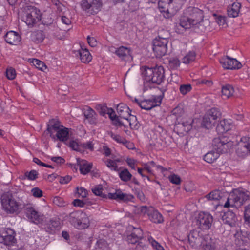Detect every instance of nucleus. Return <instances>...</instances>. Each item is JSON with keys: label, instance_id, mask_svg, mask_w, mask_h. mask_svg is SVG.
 Returning a JSON list of instances; mask_svg holds the SVG:
<instances>
[{"label": "nucleus", "instance_id": "obj_1", "mask_svg": "<svg viewBox=\"0 0 250 250\" xmlns=\"http://www.w3.org/2000/svg\"><path fill=\"white\" fill-rule=\"evenodd\" d=\"M222 197V193L218 190H213L206 196L207 200L218 202L217 205L226 208L239 207L248 198V195L240 189H235L231 192L225 202Z\"/></svg>", "mask_w": 250, "mask_h": 250}, {"label": "nucleus", "instance_id": "obj_2", "mask_svg": "<svg viewBox=\"0 0 250 250\" xmlns=\"http://www.w3.org/2000/svg\"><path fill=\"white\" fill-rule=\"evenodd\" d=\"M117 111L119 117H117L114 111L111 108H107L106 113L116 125H129L133 129L138 128V123L135 116L131 115L129 107L124 104H119L117 106Z\"/></svg>", "mask_w": 250, "mask_h": 250}, {"label": "nucleus", "instance_id": "obj_3", "mask_svg": "<svg viewBox=\"0 0 250 250\" xmlns=\"http://www.w3.org/2000/svg\"><path fill=\"white\" fill-rule=\"evenodd\" d=\"M185 14V16L181 18L180 22V25L184 29L195 27L203 21V12L197 8L189 7Z\"/></svg>", "mask_w": 250, "mask_h": 250}, {"label": "nucleus", "instance_id": "obj_4", "mask_svg": "<svg viewBox=\"0 0 250 250\" xmlns=\"http://www.w3.org/2000/svg\"><path fill=\"white\" fill-rule=\"evenodd\" d=\"M142 74L146 83L160 84L164 79V69L162 66L142 67Z\"/></svg>", "mask_w": 250, "mask_h": 250}, {"label": "nucleus", "instance_id": "obj_5", "mask_svg": "<svg viewBox=\"0 0 250 250\" xmlns=\"http://www.w3.org/2000/svg\"><path fill=\"white\" fill-rule=\"evenodd\" d=\"M2 209L7 213H18L21 208V204L11 193L3 194L1 197Z\"/></svg>", "mask_w": 250, "mask_h": 250}, {"label": "nucleus", "instance_id": "obj_6", "mask_svg": "<svg viewBox=\"0 0 250 250\" xmlns=\"http://www.w3.org/2000/svg\"><path fill=\"white\" fill-rule=\"evenodd\" d=\"M92 190L93 193L96 195L103 197H108L111 199L128 201H131L133 199V196L132 195L124 193L120 190H117L114 193H108L107 195H104L102 193L103 188L101 185H98L95 187Z\"/></svg>", "mask_w": 250, "mask_h": 250}, {"label": "nucleus", "instance_id": "obj_7", "mask_svg": "<svg viewBox=\"0 0 250 250\" xmlns=\"http://www.w3.org/2000/svg\"><path fill=\"white\" fill-rule=\"evenodd\" d=\"M191 219L194 226H197L203 229H208L212 221V217L210 214L204 212H195Z\"/></svg>", "mask_w": 250, "mask_h": 250}, {"label": "nucleus", "instance_id": "obj_8", "mask_svg": "<svg viewBox=\"0 0 250 250\" xmlns=\"http://www.w3.org/2000/svg\"><path fill=\"white\" fill-rule=\"evenodd\" d=\"M41 19L40 11L32 6H27L22 16V20L28 26H32Z\"/></svg>", "mask_w": 250, "mask_h": 250}, {"label": "nucleus", "instance_id": "obj_9", "mask_svg": "<svg viewBox=\"0 0 250 250\" xmlns=\"http://www.w3.org/2000/svg\"><path fill=\"white\" fill-rule=\"evenodd\" d=\"M220 115L217 109H211L203 118L201 125L208 129L213 128L219 121Z\"/></svg>", "mask_w": 250, "mask_h": 250}, {"label": "nucleus", "instance_id": "obj_10", "mask_svg": "<svg viewBox=\"0 0 250 250\" xmlns=\"http://www.w3.org/2000/svg\"><path fill=\"white\" fill-rule=\"evenodd\" d=\"M168 39L161 37H156L153 41V50L157 57L164 56L167 51Z\"/></svg>", "mask_w": 250, "mask_h": 250}, {"label": "nucleus", "instance_id": "obj_11", "mask_svg": "<svg viewBox=\"0 0 250 250\" xmlns=\"http://www.w3.org/2000/svg\"><path fill=\"white\" fill-rule=\"evenodd\" d=\"M228 142L227 140L222 141L220 137L214 139L213 144L218 148V150L208 152L204 156V160L208 163H213L219 157L222 150L221 147L224 146Z\"/></svg>", "mask_w": 250, "mask_h": 250}, {"label": "nucleus", "instance_id": "obj_12", "mask_svg": "<svg viewBox=\"0 0 250 250\" xmlns=\"http://www.w3.org/2000/svg\"><path fill=\"white\" fill-rule=\"evenodd\" d=\"M71 220L72 224L78 229L87 228L89 225V220L87 215L84 212H78L73 214Z\"/></svg>", "mask_w": 250, "mask_h": 250}, {"label": "nucleus", "instance_id": "obj_13", "mask_svg": "<svg viewBox=\"0 0 250 250\" xmlns=\"http://www.w3.org/2000/svg\"><path fill=\"white\" fill-rule=\"evenodd\" d=\"M135 101L140 107L145 110H150L152 108L159 106L161 103L162 97L161 96H152L148 99H146L139 102L137 99Z\"/></svg>", "mask_w": 250, "mask_h": 250}, {"label": "nucleus", "instance_id": "obj_14", "mask_svg": "<svg viewBox=\"0 0 250 250\" xmlns=\"http://www.w3.org/2000/svg\"><path fill=\"white\" fill-rule=\"evenodd\" d=\"M172 112L177 119L182 116L181 124L184 128V131L186 132H188L192 128V124L194 123L195 120L193 121L191 119L185 115L183 109L180 107L175 108Z\"/></svg>", "mask_w": 250, "mask_h": 250}, {"label": "nucleus", "instance_id": "obj_15", "mask_svg": "<svg viewBox=\"0 0 250 250\" xmlns=\"http://www.w3.org/2000/svg\"><path fill=\"white\" fill-rule=\"evenodd\" d=\"M188 240L190 245L196 248L203 247V250H214L213 247L210 244H207L202 241V238L194 232H191L188 236Z\"/></svg>", "mask_w": 250, "mask_h": 250}, {"label": "nucleus", "instance_id": "obj_16", "mask_svg": "<svg viewBox=\"0 0 250 250\" xmlns=\"http://www.w3.org/2000/svg\"><path fill=\"white\" fill-rule=\"evenodd\" d=\"M101 6V0H83L81 2L83 9L91 14L96 13Z\"/></svg>", "mask_w": 250, "mask_h": 250}, {"label": "nucleus", "instance_id": "obj_17", "mask_svg": "<svg viewBox=\"0 0 250 250\" xmlns=\"http://www.w3.org/2000/svg\"><path fill=\"white\" fill-rule=\"evenodd\" d=\"M14 231L11 229H4L0 230V242L10 245L16 242Z\"/></svg>", "mask_w": 250, "mask_h": 250}, {"label": "nucleus", "instance_id": "obj_18", "mask_svg": "<svg viewBox=\"0 0 250 250\" xmlns=\"http://www.w3.org/2000/svg\"><path fill=\"white\" fill-rule=\"evenodd\" d=\"M219 61L222 67L226 69H238L242 66L236 59L228 56L221 58Z\"/></svg>", "mask_w": 250, "mask_h": 250}, {"label": "nucleus", "instance_id": "obj_19", "mask_svg": "<svg viewBox=\"0 0 250 250\" xmlns=\"http://www.w3.org/2000/svg\"><path fill=\"white\" fill-rule=\"evenodd\" d=\"M142 236V230L139 228L129 227L126 232L127 241L131 244H135L139 242Z\"/></svg>", "mask_w": 250, "mask_h": 250}, {"label": "nucleus", "instance_id": "obj_20", "mask_svg": "<svg viewBox=\"0 0 250 250\" xmlns=\"http://www.w3.org/2000/svg\"><path fill=\"white\" fill-rule=\"evenodd\" d=\"M232 121L230 119L223 120L220 122L217 126L216 130L218 134L223 135L233 127Z\"/></svg>", "mask_w": 250, "mask_h": 250}, {"label": "nucleus", "instance_id": "obj_21", "mask_svg": "<svg viewBox=\"0 0 250 250\" xmlns=\"http://www.w3.org/2000/svg\"><path fill=\"white\" fill-rule=\"evenodd\" d=\"M5 40L10 44L16 45L20 42L21 38L18 33L10 31L6 33Z\"/></svg>", "mask_w": 250, "mask_h": 250}, {"label": "nucleus", "instance_id": "obj_22", "mask_svg": "<svg viewBox=\"0 0 250 250\" xmlns=\"http://www.w3.org/2000/svg\"><path fill=\"white\" fill-rule=\"evenodd\" d=\"M26 214L28 219L35 224L40 223L42 220L43 216L40 215L33 208H27Z\"/></svg>", "mask_w": 250, "mask_h": 250}, {"label": "nucleus", "instance_id": "obj_23", "mask_svg": "<svg viewBox=\"0 0 250 250\" xmlns=\"http://www.w3.org/2000/svg\"><path fill=\"white\" fill-rule=\"evenodd\" d=\"M142 165L144 167V169L147 171L150 174L153 173V168L155 167L156 169L160 170L161 172L163 173L164 175H165V172L167 171V169L164 168L163 167L160 165L156 166L154 162L151 161L148 163H142Z\"/></svg>", "mask_w": 250, "mask_h": 250}, {"label": "nucleus", "instance_id": "obj_24", "mask_svg": "<svg viewBox=\"0 0 250 250\" xmlns=\"http://www.w3.org/2000/svg\"><path fill=\"white\" fill-rule=\"evenodd\" d=\"M149 212L148 217L152 222L155 223H161L163 221V217L162 214L153 207H149Z\"/></svg>", "mask_w": 250, "mask_h": 250}, {"label": "nucleus", "instance_id": "obj_25", "mask_svg": "<svg viewBox=\"0 0 250 250\" xmlns=\"http://www.w3.org/2000/svg\"><path fill=\"white\" fill-rule=\"evenodd\" d=\"M77 164L79 166L80 171L82 174L88 173L92 167V164L84 160H77Z\"/></svg>", "mask_w": 250, "mask_h": 250}, {"label": "nucleus", "instance_id": "obj_26", "mask_svg": "<svg viewBox=\"0 0 250 250\" xmlns=\"http://www.w3.org/2000/svg\"><path fill=\"white\" fill-rule=\"evenodd\" d=\"M56 130L57 132V136L60 141L64 142L65 143L68 141L69 135L68 128L62 126L60 127L56 128Z\"/></svg>", "mask_w": 250, "mask_h": 250}, {"label": "nucleus", "instance_id": "obj_27", "mask_svg": "<svg viewBox=\"0 0 250 250\" xmlns=\"http://www.w3.org/2000/svg\"><path fill=\"white\" fill-rule=\"evenodd\" d=\"M241 4L239 2H234L229 5L227 9V12L229 16L231 17H236L238 16Z\"/></svg>", "mask_w": 250, "mask_h": 250}, {"label": "nucleus", "instance_id": "obj_28", "mask_svg": "<svg viewBox=\"0 0 250 250\" xmlns=\"http://www.w3.org/2000/svg\"><path fill=\"white\" fill-rule=\"evenodd\" d=\"M65 144L74 150L78 151H83V146H82V144L80 143L78 139H70L68 140Z\"/></svg>", "mask_w": 250, "mask_h": 250}, {"label": "nucleus", "instance_id": "obj_29", "mask_svg": "<svg viewBox=\"0 0 250 250\" xmlns=\"http://www.w3.org/2000/svg\"><path fill=\"white\" fill-rule=\"evenodd\" d=\"M222 219L225 223L232 226L236 221V217L233 212L229 211L224 214Z\"/></svg>", "mask_w": 250, "mask_h": 250}, {"label": "nucleus", "instance_id": "obj_30", "mask_svg": "<svg viewBox=\"0 0 250 250\" xmlns=\"http://www.w3.org/2000/svg\"><path fill=\"white\" fill-rule=\"evenodd\" d=\"M28 62L36 68L42 71L45 72L47 70V67L45 63L38 59L29 58L28 59Z\"/></svg>", "mask_w": 250, "mask_h": 250}, {"label": "nucleus", "instance_id": "obj_31", "mask_svg": "<svg viewBox=\"0 0 250 250\" xmlns=\"http://www.w3.org/2000/svg\"><path fill=\"white\" fill-rule=\"evenodd\" d=\"M79 54L81 62L83 63H88L92 60V57L86 49L81 48Z\"/></svg>", "mask_w": 250, "mask_h": 250}, {"label": "nucleus", "instance_id": "obj_32", "mask_svg": "<svg viewBox=\"0 0 250 250\" xmlns=\"http://www.w3.org/2000/svg\"><path fill=\"white\" fill-rule=\"evenodd\" d=\"M115 54L120 58H123L130 56L131 50L128 47L120 46L115 50Z\"/></svg>", "mask_w": 250, "mask_h": 250}, {"label": "nucleus", "instance_id": "obj_33", "mask_svg": "<svg viewBox=\"0 0 250 250\" xmlns=\"http://www.w3.org/2000/svg\"><path fill=\"white\" fill-rule=\"evenodd\" d=\"M233 87L229 84L226 85L222 88V96L223 98H228L234 94Z\"/></svg>", "mask_w": 250, "mask_h": 250}, {"label": "nucleus", "instance_id": "obj_34", "mask_svg": "<svg viewBox=\"0 0 250 250\" xmlns=\"http://www.w3.org/2000/svg\"><path fill=\"white\" fill-rule=\"evenodd\" d=\"M239 146L243 147L244 152L250 154V137H242L239 143Z\"/></svg>", "mask_w": 250, "mask_h": 250}, {"label": "nucleus", "instance_id": "obj_35", "mask_svg": "<svg viewBox=\"0 0 250 250\" xmlns=\"http://www.w3.org/2000/svg\"><path fill=\"white\" fill-rule=\"evenodd\" d=\"M196 53L194 51H190L183 57L182 62L185 64L189 63L195 60Z\"/></svg>", "mask_w": 250, "mask_h": 250}, {"label": "nucleus", "instance_id": "obj_36", "mask_svg": "<svg viewBox=\"0 0 250 250\" xmlns=\"http://www.w3.org/2000/svg\"><path fill=\"white\" fill-rule=\"evenodd\" d=\"M134 211L136 214H139L141 215L147 214L148 216V213H150L149 207L147 208L146 206L136 207L134 208Z\"/></svg>", "mask_w": 250, "mask_h": 250}, {"label": "nucleus", "instance_id": "obj_37", "mask_svg": "<svg viewBox=\"0 0 250 250\" xmlns=\"http://www.w3.org/2000/svg\"><path fill=\"white\" fill-rule=\"evenodd\" d=\"M119 177L123 181H128L130 180L132 175L127 169H124L119 173Z\"/></svg>", "mask_w": 250, "mask_h": 250}, {"label": "nucleus", "instance_id": "obj_38", "mask_svg": "<svg viewBox=\"0 0 250 250\" xmlns=\"http://www.w3.org/2000/svg\"><path fill=\"white\" fill-rule=\"evenodd\" d=\"M168 178L169 181L173 184L179 185L181 182V179L180 176L174 173L169 175Z\"/></svg>", "mask_w": 250, "mask_h": 250}, {"label": "nucleus", "instance_id": "obj_39", "mask_svg": "<svg viewBox=\"0 0 250 250\" xmlns=\"http://www.w3.org/2000/svg\"><path fill=\"white\" fill-rule=\"evenodd\" d=\"M180 65L179 60L176 58H172L169 60V67L173 69L177 68Z\"/></svg>", "mask_w": 250, "mask_h": 250}, {"label": "nucleus", "instance_id": "obj_40", "mask_svg": "<svg viewBox=\"0 0 250 250\" xmlns=\"http://www.w3.org/2000/svg\"><path fill=\"white\" fill-rule=\"evenodd\" d=\"M148 241L152 247L156 250H165L164 248L152 237L148 238Z\"/></svg>", "mask_w": 250, "mask_h": 250}, {"label": "nucleus", "instance_id": "obj_41", "mask_svg": "<svg viewBox=\"0 0 250 250\" xmlns=\"http://www.w3.org/2000/svg\"><path fill=\"white\" fill-rule=\"evenodd\" d=\"M244 218L245 223L250 226V204L245 208Z\"/></svg>", "mask_w": 250, "mask_h": 250}, {"label": "nucleus", "instance_id": "obj_42", "mask_svg": "<svg viewBox=\"0 0 250 250\" xmlns=\"http://www.w3.org/2000/svg\"><path fill=\"white\" fill-rule=\"evenodd\" d=\"M88 194L87 191L83 188H77V192H76V196L79 198H85Z\"/></svg>", "mask_w": 250, "mask_h": 250}, {"label": "nucleus", "instance_id": "obj_43", "mask_svg": "<svg viewBox=\"0 0 250 250\" xmlns=\"http://www.w3.org/2000/svg\"><path fill=\"white\" fill-rule=\"evenodd\" d=\"M6 77L9 80H13L16 76V72L12 67L8 68L6 70Z\"/></svg>", "mask_w": 250, "mask_h": 250}, {"label": "nucleus", "instance_id": "obj_44", "mask_svg": "<svg viewBox=\"0 0 250 250\" xmlns=\"http://www.w3.org/2000/svg\"><path fill=\"white\" fill-rule=\"evenodd\" d=\"M107 247L105 242L102 240L97 242L95 250H106Z\"/></svg>", "mask_w": 250, "mask_h": 250}, {"label": "nucleus", "instance_id": "obj_45", "mask_svg": "<svg viewBox=\"0 0 250 250\" xmlns=\"http://www.w3.org/2000/svg\"><path fill=\"white\" fill-rule=\"evenodd\" d=\"M128 166L132 169H135L137 161L131 158H127L125 160Z\"/></svg>", "mask_w": 250, "mask_h": 250}, {"label": "nucleus", "instance_id": "obj_46", "mask_svg": "<svg viewBox=\"0 0 250 250\" xmlns=\"http://www.w3.org/2000/svg\"><path fill=\"white\" fill-rule=\"evenodd\" d=\"M106 165L111 170L116 171L118 169L117 163L115 161L108 160L106 161Z\"/></svg>", "mask_w": 250, "mask_h": 250}, {"label": "nucleus", "instance_id": "obj_47", "mask_svg": "<svg viewBox=\"0 0 250 250\" xmlns=\"http://www.w3.org/2000/svg\"><path fill=\"white\" fill-rule=\"evenodd\" d=\"M25 175L28 179L30 180H34L37 177L38 172L35 170H32L30 172H26Z\"/></svg>", "mask_w": 250, "mask_h": 250}, {"label": "nucleus", "instance_id": "obj_48", "mask_svg": "<svg viewBox=\"0 0 250 250\" xmlns=\"http://www.w3.org/2000/svg\"><path fill=\"white\" fill-rule=\"evenodd\" d=\"M110 136L113 140L118 143L124 144L125 143V139L119 135L111 133L110 134Z\"/></svg>", "mask_w": 250, "mask_h": 250}, {"label": "nucleus", "instance_id": "obj_49", "mask_svg": "<svg viewBox=\"0 0 250 250\" xmlns=\"http://www.w3.org/2000/svg\"><path fill=\"white\" fill-rule=\"evenodd\" d=\"M191 89V86L190 84L182 85L180 86V90L181 93L183 94H186Z\"/></svg>", "mask_w": 250, "mask_h": 250}, {"label": "nucleus", "instance_id": "obj_50", "mask_svg": "<svg viewBox=\"0 0 250 250\" xmlns=\"http://www.w3.org/2000/svg\"><path fill=\"white\" fill-rule=\"evenodd\" d=\"M216 17L215 20L217 24L220 26H224L226 24L225 18L221 16L214 15Z\"/></svg>", "mask_w": 250, "mask_h": 250}, {"label": "nucleus", "instance_id": "obj_51", "mask_svg": "<svg viewBox=\"0 0 250 250\" xmlns=\"http://www.w3.org/2000/svg\"><path fill=\"white\" fill-rule=\"evenodd\" d=\"M31 193L35 197H41L42 196V191L38 188H33L31 190Z\"/></svg>", "mask_w": 250, "mask_h": 250}, {"label": "nucleus", "instance_id": "obj_52", "mask_svg": "<svg viewBox=\"0 0 250 250\" xmlns=\"http://www.w3.org/2000/svg\"><path fill=\"white\" fill-rule=\"evenodd\" d=\"M87 42L89 45L92 47H95L97 45V40L94 37H87Z\"/></svg>", "mask_w": 250, "mask_h": 250}, {"label": "nucleus", "instance_id": "obj_53", "mask_svg": "<svg viewBox=\"0 0 250 250\" xmlns=\"http://www.w3.org/2000/svg\"><path fill=\"white\" fill-rule=\"evenodd\" d=\"M53 203L58 206H63L64 205L63 199L60 197H56L53 199Z\"/></svg>", "mask_w": 250, "mask_h": 250}, {"label": "nucleus", "instance_id": "obj_54", "mask_svg": "<svg viewBox=\"0 0 250 250\" xmlns=\"http://www.w3.org/2000/svg\"><path fill=\"white\" fill-rule=\"evenodd\" d=\"M51 159L52 161L58 164H62L64 162V160L61 157H52Z\"/></svg>", "mask_w": 250, "mask_h": 250}, {"label": "nucleus", "instance_id": "obj_55", "mask_svg": "<svg viewBox=\"0 0 250 250\" xmlns=\"http://www.w3.org/2000/svg\"><path fill=\"white\" fill-rule=\"evenodd\" d=\"M33 161L36 163L38 165L46 167H51L50 165H46L42 162L38 158H34Z\"/></svg>", "mask_w": 250, "mask_h": 250}, {"label": "nucleus", "instance_id": "obj_56", "mask_svg": "<svg viewBox=\"0 0 250 250\" xmlns=\"http://www.w3.org/2000/svg\"><path fill=\"white\" fill-rule=\"evenodd\" d=\"M71 180V177L70 176H66L63 177H62L60 179V182L62 184H67Z\"/></svg>", "mask_w": 250, "mask_h": 250}, {"label": "nucleus", "instance_id": "obj_57", "mask_svg": "<svg viewBox=\"0 0 250 250\" xmlns=\"http://www.w3.org/2000/svg\"><path fill=\"white\" fill-rule=\"evenodd\" d=\"M82 146H83V149L84 148H87L90 149V150H92L93 149L94 144H92V143H88L87 144H82Z\"/></svg>", "mask_w": 250, "mask_h": 250}, {"label": "nucleus", "instance_id": "obj_58", "mask_svg": "<svg viewBox=\"0 0 250 250\" xmlns=\"http://www.w3.org/2000/svg\"><path fill=\"white\" fill-rule=\"evenodd\" d=\"M124 144L129 149H133L135 148L134 145L132 143L127 142L125 140V143Z\"/></svg>", "mask_w": 250, "mask_h": 250}, {"label": "nucleus", "instance_id": "obj_59", "mask_svg": "<svg viewBox=\"0 0 250 250\" xmlns=\"http://www.w3.org/2000/svg\"><path fill=\"white\" fill-rule=\"evenodd\" d=\"M62 21L63 23L66 25H69L71 24L70 20L65 16H62Z\"/></svg>", "mask_w": 250, "mask_h": 250}, {"label": "nucleus", "instance_id": "obj_60", "mask_svg": "<svg viewBox=\"0 0 250 250\" xmlns=\"http://www.w3.org/2000/svg\"><path fill=\"white\" fill-rule=\"evenodd\" d=\"M73 204L75 206L83 207V203L79 199H76L73 201Z\"/></svg>", "mask_w": 250, "mask_h": 250}, {"label": "nucleus", "instance_id": "obj_61", "mask_svg": "<svg viewBox=\"0 0 250 250\" xmlns=\"http://www.w3.org/2000/svg\"><path fill=\"white\" fill-rule=\"evenodd\" d=\"M58 223L57 222L52 221L51 222V224L49 225H51V227L50 226V229L52 231L57 229V228L58 227Z\"/></svg>", "mask_w": 250, "mask_h": 250}, {"label": "nucleus", "instance_id": "obj_62", "mask_svg": "<svg viewBox=\"0 0 250 250\" xmlns=\"http://www.w3.org/2000/svg\"><path fill=\"white\" fill-rule=\"evenodd\" d=\"M145 170L144 169V167L143 168H138V173H139V174L143 177V178H147L148 180H149V178L147 176H145L143 173V171Z\"/></svg>", "mask_w": 250, "mask_h": 250}, {"label": "nucleus", "instance_id": "obj_63", "mask_svg": "<svg viewBox=\"0 0 250 250\" xmlns=\"http://www.w3.org/2000/svg\"><path fill=\"white\" fill-rule=\"evenodd\" d=\"M103 150L106 156H108L110 154V149L106 146H103Z\"/></svg>", "mask_w": 250, "mask_h": 250}, {"label": "nucleus", "instance_id": "obj_64", "mask_svg": "<svg viewBox=\"0 0 250 250\" xmlns=\"http://www.w3.org/2000/svg\"><path fill=\"white\" fill-rule=\"evenodd\" d=\"M62 236L66 240H67L69 238V235L66 231H62Z\"/></svg>", "mask_w": 250, "mask_h": 250}]
</instances>
